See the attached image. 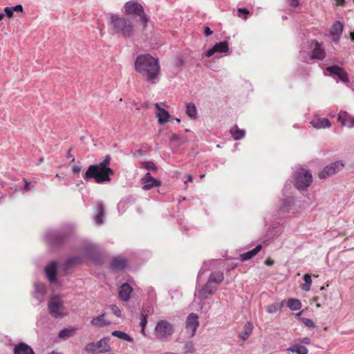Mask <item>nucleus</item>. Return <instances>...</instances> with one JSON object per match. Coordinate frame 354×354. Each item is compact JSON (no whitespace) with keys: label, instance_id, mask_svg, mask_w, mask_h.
Wrapping results in <instances>:
<instances>
[{"label":"nucleus","instance_id":"1","mask_svg":"<svg viewBox=\"0 0 354 354\" xmlns=\"http://www.w3.org/2000/svg\"><path fill=\"white\" fill-rule=\"evenodd\" d=\"M134 68L147 82L151 83L155 82L160 71L158 59L150 54L138 55L134 62Z\"/></svg>","mask_w":354,"mask_h":354},{"label":"nucleus","instance_id":"2","mask_svg":"<svg viewBox=\"0 0 354 354\" xmlns=\"http://www.w3.org/2000/svg\"><path fill=\"white\" fill-rule=\"evenodd\" d=\"M111 157L106 154L103 161L98 164L91 165L83 176V178L86 181L94 179L97 184L109 183L111 181L110 175L114 174L113 170L109 167Z\"/></svg>","mask_w":354,"mask_h":354},{"label":"nucleus","instance_id":"3","mask_svg":"<svg viewBox=\"0 0 354 354\" xmlns=\"http://www.w3.org/2000/svg\"><path fill=\"white\" fill-rule=\"evenodd\" d=\"M109 24L112 35H118L124 38H131L134 36V26L133 21L129 18L110 13Z\"/></svg>","mask_w":354,"mask_h":354},{"label":"nucleus","instance_id":"4","mask_svg":"<svg viewBox=\"0 0 354 354\" xmlns=\"http://www.w3.org/2000/svg\"><path fill=\"white\" fill-rule=\"evenodd\" d=\"M71 235L68 230H49L46 231L45 239L52 250H56L63 246Z\"/></svg>","mask_w":354,"mask_h":354},{"label":"nucleus","instance_id":"5","mask_svg":"<svg viewBox=\"0 0 354 354\" xmlns=\"http://www.w3.org/2000/svg\"><path fill=\"white\" fill-rule=\"evenodd\" d=\"M124 12L127 15L140 17L143 29L147 26L149 19L145 12L142 6L134 0L127 1L124 5Z\"/></svg>","mask_w":354,"mask_h":354},{"label":"nucleus","instance_id":"6","mask_svg":"<svg viewBox=\"0 0 354 354\" xmlns=\"http://www.w3.org/2000/svg\"><path fill=\"white\" fill-rule=\"evenodd\" d=\"M110 340L109 337H104L97 342L88 343L84 347V351L90 354H102L110 352L111 351L109 344Z\"/></svg>","mask_w":354,"mask_h":354},{"label":"nucleus","instance_id":"7","mask_svg":"<svg viewBox=\"0 0 354 354\" xmlns=\"http://www.w3.org/2000/svg\"><path fill=\"white\" fill-rule=\"evenodd\" d=\"M294 180L295 187L301 191L311 185L313 176L310 170L300 167L295 172Z\"/></svg>","mask_w":354,"mask_h":354},{"label":"nucleus","instance_id":"8","mask_svg":"<svg viewBox=\"0 0 354 354\" xmlns=\"http://www.w3.org/2000/svg\"><path fill=\"white\" fill-rule=\"evenodd\" d=\"M218 290L216 285H212L209 281L207 282L198 291L195 292L194 295L198 297L201 302L210 299Z\"/></svg>","mask_w":354,"mask_h":354},{"label":"nucleus","instance_id":"9","mask_svg":"<svg viewBox=\"0 0 354 354\" xmlns=\"http://www.w3.org/2000/svg\"><path fill=\"white\" fill-rule=\"evenodd\" d=\"M84 254L86 257L90 260L95 266H102L103 265L104 262L102 254L95 245H86L84 248Z\"/></svg>","mask_w":354,"mask_h":354},{"label":"nucleus","instance_id":"10","mask_svg":"<svg viewBox=\"0 0 354 354\" xmlns=\"http://www.w3.org/2000/svg\"><path fill=\"white\" fill-rule=\"evenodd\" d=\"M155 331L158 338L165 339L173 334L174 327L169 322L166 320H160L157 323Z\"/></svg>","mask_w":354,"mask_h":354},{"label":"nucleus","instance_id":"11","mask_svg":"<svg viewBox=\"0 0 354 354\" xmlns=\"http://www.w3.org/2000/svg\"><path fill=\"white\" fill-rule=\"evenodd\" d=\"M63 308V301L57 297H52L48 301L49 313L55 319L62 318L65 315L62 311Z\"/></svg>","mask_w":354,"mask_h":354},{"label":"nucleus","instance_id":"12","mask_svg":"<svg viewBox=\"0 0 354 354\" xmlns=\"http://www.w3.org/2000/svg\"><path fill=\"white\" fill-rule=\"evenodd\" d=\"M326 71L328 72V75L332 77H337V81H341L343 83H349L348 77V73L345 69L337 64L327 66Z\"/></svg>","mask_w":354,"mask_h":354},{"label":"nucleus","instance_id":"13","mask_svg":"<svg viewBox=\"0 0 354 354\" xmlns=\"http://www.w3.org/2000/svg\"><path fill=\"white\" fill-rule=\"evenodd\" d=\"M310 48L311 50L310 59L323 60L325 58V50L323 48L322 44L319 43L317 39H313L310 41Z\"/></svg>","mask_w":354,"mask_h":354},{"label":"nucleus","instance_id":"14","mask_svg":"<svg viewBox=\"0 0 354 354\" xmlns=\"http://www.w3.org/2000/svg\"><path fill=\"white\" fill-rule=\"evenodd\" d=\"M344 163L341 160L335 161L326 166L324 169L319 173L318 176L320 179H324L337 173L344 167Z\"/></svg>","mask_w":354,"mask_h":354},{"label":"nucleus","instance_id":"15","mask_svg":"<svg viewBox=\"0 0 354 354\" xmlns=\"http://www.w3.org/2000/svg\"><path fill=\"white\" fill-rule=\"evenodd\" d=\"M57 266L55 261L50 262L44 268L45 274L50 283L55 284L57 282Z\"/></svg>","mask_w":354,"mask_h":354},{"label":"nucleus","instance_id":"16","mask_svg":"<svg viewBox=\"0 0 354 354\" xmlns=\"http://www.w3.org/2000/svg\"><path fill=\"white\" fill-rule=\"evenodd\" d=\"M198 325V315L194 313H190L187 316L185 322V328L187 332L189 333L191 336H193L196 333Z\"/></svg>","mask_w":354,"mask_h":354},{"label":"nucleus","instance_id":"17","mask_svg":"<svg viewBox=\"0 0 354 354\" xmlns=\"http://www.w3.org/2000/svg\"><path fill=\"white\" fill-rule=\"evenodd\" d=\"M141 181L144 184L142 189L145 190H149L153 187H160L162 184L161 180L153 178L149 171L142 178Z\"/></svg>","mask_w":354,"mask_h":354},{"label":"nucleus","instance_id":"18","mask_svg":"<svg viewBox=\"0 0 354 354\" xmlns=\"http://www.w3.org/2000/svg\"><path fill=\"white\" fill-rule=\"evenodd\" d=\"M34 292L33 297L35 298L39 303L44 300V297L47 292L46 286L44 283L41 282H35L34 283Z\"/></svg>","mask_w":354,"mask_h":354},{"label":"nucleus","instance_id":"19","mask_svg":"<svg viewBox=\"0 0 354 354\" xmlns=\"http://www.w3.org/2000/svg\"><path fill=\"white\" fill-rule=\"evenodd\" d=\"M127 266V260L122 257H114L109 265L110 269L113 272L123 270Z\"/></svg>","mask_w":354,"mask_h":354},{"label":"nucleus","instance_id":"20","mask_svg":"<svg viewBox=\"0 0 354 354\" xmlns=\"http://www.w3.org/2000/svg\"><path fill=\"white\" fill-rule=\"evenodd\" d=\"M105 217V208L102 201L97 203L96 208L94 212V221L98 225L103 224V218Z\"/></svg>","mask_w":354,"mask_h":354},{"label":"nucleus","instance_id":"21","mask_svg":"<svg viewBox=\"0 0 354 354\" xmlns=\"http://www.w3.org/2000/svg\"><path fill=\"white\" fill-rule=\"evenodd\" d=\"M132 292V287L128 283H124L119 287V298L123 301H128Z\"/></svg>","mask_w":354,"mask_h":354},{"label":"nucleus","instance_id":"22","mask_svg":"<svg viewBox=\"0 0 354 354\" xmlns=\"http://www.w3.org/2000/svg\"><path fill=\"white\" fill-rule=\"evenodd\" d=\"M286 351L296 354H307L308 353V348L301 344L299 342H296V339H295L292 344L287 348Z\"/></svg>","mask_w":354,"mask_h":354},{"label":"nucleus","instance_id":"23","mask_svg":"<svg viewBox=\"0 0 354 354\" xmlns=\"http://www.w3.org/2000/svg\"><path fill=\"white\" fill-rule=\"evenodd\" d=\"M14 354H35V353L29 345L20 342L14 348Z\"/></svg>","mask_w":354,"mask_h":354},{"label":"nucleus","instance_id":"24","mask_svg":"<svg viewBox=\"0 0 354 354\" xmlns=\"http://www.w3.org/2000/svg\"><path fill=\"white\" fill-rule=\"evenodd\" d=\"M310 124L315 129L328 128L331 126L330 121L326 118H315Z\"/></svg>","mask_w":354,"mask_h":354},{"label":"nucleus","instance_id":"25","mask_svg":"<svg viewBox=\"0 0 354 354\" xmlns=\"http://www.w3.org/2000/svg\"><path fill=\"white\" fill-rule=\"evenodd\" d=\"M225 277L223 272L217 271L211 272L207 281H209L212 285H216L218 286L223 281Z\"/></svg>","mask_w":354,"mask_h":354},{"label":"nucleus","instance_id":"26","mask_svg":"<svg viewBox=\"0 0 354 354\" xmlns=\"http://www.w3.org/2000/svg\"><path fill=\"white\" fill-rule=\"evenodd\" d=\"M262 249V245L261 244L257 245L254 248L241 254L240 255V260L241 261H246L252 258H253L254 256H256L260 250Z\"/></svg>","mask_w":354,"mask_h":354},{"label":"nucleus","instance_id":"27","mask_svg":"<svg viewBox=\"0 0 354 354\" xmlns=\"http://www.w3.org/2000/svg\"><path fill=\"white\" fill-rule=\"evenodd\" d=\"M105 313L93 318L91 321V325L96 327H104L111 324V322L104 319Z\"/></svg>","mask_w":354,"mask_h":354},{"label":"nucleus","instance_id":"28","mask_svg":"<svg viewBox=\"0 0 354 354\" xmlns=\"http://www.w3.org/2000/svg\"><path fill=\"white\" fill-rule=\"evenodd\" d=\"M343 31V24L337 21L332 26V30L330 31V35L333 37V40H338Z\"/></svg>","mask_w":354,"mask_h":354},{"label":"nucleus","instance_id":"29","mask_svg":"<svg viewBox=\"0 0 354 354\" xmlns=\"http://www.w3.org/2000/svg\"><path fill=\"white\" fill-rule=\"evenodd\" d=\"M253 324L250 322H248L243 326V330L239 334V337L242 340H247L251 335L253 330Z\"/></svg>","mask_w":354,"mask_h":354},{"label":"nucleus","instance_id":"30","mask_svg":"<svg viewBox=\"0 0 354 354\" xmlns=\"http://www.w3.org/2000/svg\"><path fill=\"white\" fill-rule=\"evenodd\" d=\"M295 205V198L292 196H287L281 201V209L284 212H289Z\"/></svg>","mask_w":354,"mask_h":354},{"label":"nucleus","instance_id":"31","mask_svg":"<svg viewBox=\"0 0 354 354\" xmlns=\"http://www.w3.org/2000/svg\"><path fill=\"white\" fill-rule=\"evenodd\" d=\"M76 330L77 329L74 327L65 328L59 332L58 337L62 339H66L73 337L75 335Z\"/></svg>","mask_w":354,"mask_h":354},{"label":"nucleus","instance_id":"32","mask_svg":"<svg viewBox=\"0 0 354 354\" xmlns=\"http://www.w3.org/2000/svg\"><path fill=\"white\" fill-rule=\"evenodd\" d=\"M156 117L158 118V122L159 124H164L168 122L170 114L168 111L163 109L160 111L156 113Z\"/></svg>","mask_w":354,"mask_h":354},{"label":"nucleus","instance_id":"33","mask_svg":"<svg viewBox=\"0 0 354 354\" xmlns=\"http://www.w3.org/2000/svg\"><path fill=\"white\" fill-rule=\"evenodd\" d=\"M286 303V300H282L281 302H274L267 306V312L270 314L275 313L277 310L282 308Z\"/></svg>","mask_w":354,"mask_h":354},{"label":"nucleus","instance_id":"34","mask_svg":"<svg viewBox=\"0 0 354 354\" xmlns=\"http://www.w3.org/2000/svg\"><path fill=\"white\" fill-rule=\"evenodd\" d=\"M287 306L291 310H297L301 308V302L296 298H290L287 301Z\"/></svg>","mask_w":354,"mask_h":354},{"label":"nucleus","instance_id":"35","mask_svg":"<svg viewBox=\"0 0 354 354\" xmlns=\"http://www.w3.org/2000/svg\"><path fill=\"white\" fill-rule=\"evenodd\" d=\"M186 113L191 119L196 118L197 109L194 103L190 102L186 105Z\"/></svg>","mask_w":354,"mask_h":354},{"label":"nucleus","instance_id":"36","mask_svg":"<svg viewBox=\"0 0 354 354\" xmlns=\"http://www.w3.org/2000/svg\"><path fill=\"white\" fill-rule=\"evenodd\" d=\"M112 335L116 337L119 339L125 340L129 342H133V339L129 335L126 333L125 332L121 330H113L112 332Z\"/></svg>","mask_w":354,"mask_h":354},{"label":"nucleus","instance_id":"37","mask_svg":"<svg viewBox=\"0 0 354 354\" xmlns=\"http://www.w3.org/2000/svg\"><path fill=\"white\" fill-rule=\"evenodd\" d=\"M214 49L216 53H227L229 50L228 42L227 41H220L218 43H216L214 45Z\"/></svg>","mask_w":354,"mask_h":354},{"label":"nucleus","instance_id":"38","mask_svg":"<svg viewBox=\"0 0 354 354\" xmlns=\"http://www.w3.org/2000/svg\"><path fill=\"white\" fill-rule=\"evenodd\" d=\"M153 306L152 304L145 303L142 307L140 316L145 315V317H148L149 315L153 313Z\"/></svg>","mask_w":354,"mask_h":354},{"label":"nucleus","instance_id":"39","mask_svg":"<svg viewBox=\"0 0 354 354\" xmlns=\"http://www.w3.org/2000/svg\"><path fill=\"white\" fill-rule=\"evenodd\" d=\"M142 167L146 169L148 171H152L153 172L158 171V167L155 163L152 161H144L141 162Z\"/></svg>","mask_w":354,"mask_h":354},{"label":"nucleus","instance_id":"40","mask_svg":"<svg viewBox=\"0 0 354 354\" xmlns=\"http://www.w3.org/2000/svg\"><path fill=\"white\" fill-rule=\"evenodd\" d=\"M231 133L234 140H239L245 136V131L243 129L236 128L234 131L232 130Z\"/></svg>","mask_w":354,"mask_h":354},{"label":"nucleus","instance_id":"41","mask_svg":"<svg viewBox=\"0 0 354 354\" xmlns=\"http://www.w3.org/2000/svg\"><path fill=\"white\" fill-rule=\"evenodd\" d=\"M303 279L304 281V283L303 284L301 288L304 291H308L312 283L311 277L308 274H305L303 277Z\"/></svg>","mask_w":354,"mask_h":354},{"label":"nucleus","instance_id":"42","mask_svg":"<svg viewBox=\"0 0 354 354\" xmlns=\"http://www.w3.org/2000/svg\"><path fill=\"white\" fill-rule=\"evenodd\" d=\"M80 262V259L77 257H73L68 258L66 263H65V267L66 268H71L73 265L79 263Z\"/></svg>","mask_w":354,"mask_h":354},{"label":"nucleus","instance_id":"43","mask_svg":"<svg viewBox=\"0 0 354 354\" xmlns=\"http://www.w3.org/2000/svg\"><path fill=\"white\" fill-rule=\"evenodd\" d=\"M183 350L186 353H195V348L194 344L192 342H187L184 345Z\"/></svg>","mask_w":354,"mask_h":354},{"label":"nucleus","instance_id":"44","mask_svg":"<svg viewBox=\"0 0 354 354\" xmlns=\"http://www.w3.org/2000/svg\"><path fill=\"white\" fill-rule=\"evenodd\" d=\"M299 321L308 328H315V324L311 319L300 317Z\"/></svg>","mask_w":354,"mask_h":354},{"label":"nucleus","instance_id":"45","mask_svg":"<svg viewBox=\"0 0 354 354\" xmlns=\"http://www.w3.org/2000/svg\"><path fill=\"white\" fill-rule=\"evenodd\" d=\"M112 313L114 314L117 317H121V310L120 308L115 304H111L109 306Z\"/></svg>","mask_w":354,"mask_h":354},{"label":"nucleus","instance_id":"46","mask_svg":"<svg viewBox=\"0 0 354 354\" xmlns=\"http://www.w3.org/2000/svg\"><path fill=\"white\" fill-rule=\"evenodd\" d=\"M237 12H238V16L239 17H244L245 19L247 18V15H248L250 14L249 10L245 8H238Z\"/></svg>","mask_w":354,"mask_h":354},{"label":"nucleus","instance_id":"47","mask_svg":"<svg viewBox=\"0 0 354 354\" xmlns=\"http://www.w3.org/2000/svg\"><path fill=\"white\" fill-rule=\"evenodd\" d=\"M296 342H299L301 344L308 345L310 344L311 340L308 337H305L296 339Z\"/></svg>","mask_w":354,"mask_h":354},{"label":"nucleus","instance_id":"48","mask_svg":"<svg viewBox=\"0 0 354 354\" xmlns=\"http://www.w3.org/2000/svg\"><path fill=\"white\" fill-rule=\"evenodd\" d=\"M23 181L24 183V189L26 191L34 190V189H35L34 185H31L30 183L27 179L24 178Z\"/></svg>","mask_w":354,"mask_h":354},{"label":"nucleus","instance_id":"49","mask_svg":"<svg viewBox=\"0 0 354 354\" xmlns=\"http://www.w3.org/2000/svg\"><path fill=\"white\" fill-rule=\"evenodd\" d=\"M140 326L141 328H145L147 322H148V317H145V315L140 316Z\"/></svg>","mask_w":354,"mask_h":354},{"label":"nucleus","instance_id":"50","mask_svg":"<svg viewBox=\"0 0 354 354\" xmlns=\"http://www.w3.org/2000/svg\"><path fill=\"white\" fill-rule=\"evenodd\" d=\"M4 12H5V15L10 18L13 16V14H14V12L13 10H12V8L11 7H6L4 8Z\"/></svg>","mask_w":354,"mask_h":354},{"label":"nucleus","instance_id":"51","mask_svg":"<svg viewBox=\"0 0 354 354\" xmlns=\"http://www.w3.org/2000/svg\"><path fill=\"white\" fill-rule=\"evenodd\" d=\"M169 140L170 142L180 141L181 137L176 133H172L171 136L169 137Z\"/></svg>","mask_w":354,"mask_h":354},{"label":"nucleus","instance_id":"52","mask_svg":"<svg viewBox=\"0 0 354 354\" xmlns=\"http://www.w3.org/2000/svg\"><path fill=\"white\" fill-rule=\"evenodd\" d=\"M11 8L13 12H22L24 10L23 6L21 4L16 5Z\"/></svg>","mask_w":354,"mask_h":354},{"label":"nucleus","instance_id":"53","mask_svg":"<svg viewBox=\"0 0 354 354\" xmlns=\"http://www.w3.org/2000/svg\"><path fill=\"white\" fill-rule=\"evenodd\" d=\"M288 4L293 8H297L299 6V0H288Z\"/></svg>","mask_w":354,"mask_h":354},{"label":"nucleus","instance_id":"54","mask_svg":"<svg viewBox=\"0 0 354 354\" xmlns=\"http://www.w3.org/2000/svg\"><path fill=\"white\" fill-rule=\"evenodd\" d=\"M203 32L205 37H208L213 33V31L210 29L209 26H205Z\"/></svg>","mask_w":354,"mask_h":354},{"label":"nucleus","instance_id":"55","mask_svg":"<svg viewBox=\"0 0 354 354\" xmlns=\"http://www.w3.org/2000/svg\"><path fill=\"white\" fill-rule=\"evenodd\" d=\"M216 52L215 49H214V47L213 46L212 48H209L208 49L206 52H205V55L207 57H212Z\"/></svg>","mask_w":354,"mask_h":354},{"label":"nucleus","instance_id":"56","mask_svg":"<svg viewBox=\"0 0 354 354\" xmlns=\"http://www.w3.org/2000/svg\"><path fill=\"white\" fill-rule=\"evenodd\" d=\"M82 170V167L78 165H74L72 167V171L73 174H79Z\"/></svg>","mask_w":354,"mask_h":354},{"label":"nucleus","instance_id":"57","mask_svg":"<svg viewBox=\"0 0 354 354\" xmlns=\"http://www.w3.org/2000/svg\"><path fill=\"white\" fill-rule=\"evenodd\" d=\"M338 120L341 122V124L342 126H346V121L344 118H342V115H341V113H339L338 115Z\"/></svg>","mask_w":354,"mask_h":354},{"label":"nucleus","instance_id":"58","mask_svg":"<svg viewBox=\"0 0 354 354\" xmlns=\"http://www.w3.org/2000/svg\"><path fill=\"white\" fill-rule=\"evenodd\" d=\"M71 149H70L69 150H68L67 151V153H66V157L67 158H71V162H73L75 161V157L71 154Z\"/></svg>","mask_w":354,"mask_h":354},{"label":"nucleus","instance_id":"59","mask_svg":"<svg viewBox=\"0 0 354 354\" xmlns=\"http://www.w3.org/2000/svg\"><path fill=\"white\" fill-rule=\"evenodd\" d=\"M193 178L191 174L187 175V180L185 181V183H187V182H192Z\"/></svg>","mask_w":354,"mask_h":354},{"label":"nucleus","instance_id":"60","mask_svg":"<svg viewBox=\"0 0 354 354\" xmlns=\"http://www.w3.org/2000/svg\"><path fill=\"white\" fill-rule=\"evenodd\" d=\"M155 107L157 109L158 112L160 111L161 109H163L164 108H162L158 103L155 104Z\"/></svg>","mask_w":354,"mask_h":354},{"label":"nucleus","instance_id":"61","mask_svg":"<svg viewBox=\"0 0 354 354\" xmlns=\"http://www.w3.org/2000/svg\"><path fill=\"white\" fill-rule=\"evenodd\" d=\"M337 4L343 6L345 3V0H336Z\"/></svg>","mask_w":354,"mask_h":354},{"label":"nucleus","instance_id":"62","mask_svg":"<svg viewBox=\"0 0 354 354\" xmlns=\"http://www.w3.org/2000/svg\"><path fill=\"white\" fill-rule=\"evenodd\" d=\"M348 127H350V128L354 127V118L351 120Z\"/></svg>","mask_w":354,"mask_h":354},{"label":"nucleus","instance_id":"63","mask_svg":"<svg viewBox=\"0 0 354 354\" xmlns=\"http://www.w3.org/2000/svg\"><path fill=\"white\" fill-rule=\"evenodd\" d=\"M350 38H351V40L354 42V32H351Z\"/></svg>","mask_w":354,"mask_h":354},{"label":"nucleus","instance_id":"64","mask_svg":"<svg viewBox=\"0 0 354 354\" xmlns=\"http://www.w3.org/2000/svg\"><path fill=\"white\" fill-rule=\"evenodd\" d=\"M301 314H302V311H300V312L296 313L295 315L299 319V318L301 317Z\"/></svg>","mask_w":354,"mask_h":354}]
</instances>
